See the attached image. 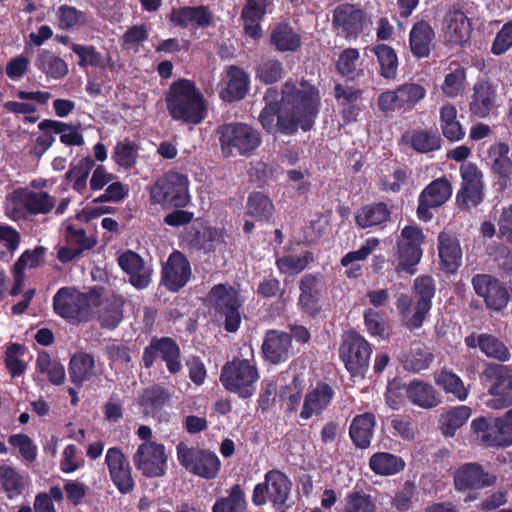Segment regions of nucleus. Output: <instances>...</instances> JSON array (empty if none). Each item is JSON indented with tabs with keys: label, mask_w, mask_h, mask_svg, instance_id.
I'll return each instance as SVG.
<instances>
[{
	"label": "nucleus",
	"mask_w": 512,
	"mask_h": 512,
	"mask_svg": "<svg viewBox=\"0 0 512 512\" xmlns=\"http://www.w3.org/2000/svg\"><path fill=\"white\" fill-rule=\"evenodd\" d=\"M332 24L338 35L355 39L370 26L371 21L361 9L351 4H342L333 11Z\"/></svg>",
	"instance_id": "16"
},
{
	"label": "nucleus",
	"mask_w": 512,
	"mask_h": 512,
	"mask_svg": "<svg viewBox=\"0 0 512 512\" xmlns=\"http://www.w3.org/2000/svg\"><path fill=\"white\" fill-rule=\"evenodd\" d=\"M422 230L417 226H406L402 229L401 239L398 241V257L395 270L397 273H415V266L422 257L421 245L424 243Z\"/></svg>",
	"instance_id": "12"
},
{
	"label": "nucleus",
	"mask_w": 512,
	"mask_h": 512,
	"mask_svg": "<svg viewBox=\"0 0 512 512\" xmlns=\"http://www.w3.org/2000/svg\"><path fill=\"white\" fill-rule=\"evenodd\" d=\"M94 166L95 161L90 156L83 157L77 163L70 165L66 173V179L71 183L75 191L81 194L85 192L88 176Z\"/></svg>",
	"instance_id": "43"
},
{
	"label": "nucleus",
	"mask_w": 512,
	"mask_h": 512,
	"mask_svg": "<svg viewBox=\"0 0 512 512\" xmlns=\"http://www.w3.org/2000/svg\"><path fill=\"white\" fill-rule=\"evenodd\" d=\"M83 465L84 459L77 447L73 444L67 445L62 452L60 470L63 473L71 474L82 468Z\"/></svg>",
	"instance_id": "64"
},
{
	"label": "nucleus",
	"mask_w": 512,
	"mask_h": 512,
	"mask_svg": "<svg viewBox=\"0 0 512 512\" xmlns=\"http://www.w3.org/2000/svg\"><path fill=\"white\" fill-rule=\"evenodd\" d=\"M28 485V477L16 468L3 464L0 466V490L13 500L20 496Z\"/></svg>",
	"instance_id": "35"
},
{
	"label": "nucleus",
	"mask_w": 512,
	"mask_h": 512,
	"mask_svg": "<svg viewBox=\"0 0 512 512\" xmlns=\"http://www.w3.org/2000/svg\"><path fill=\"white\" fill-rule=\"evenodd\" d=\"M178 462L190 473L204 479H213L220 470V460L216 454L181 442L176 447Z\"/></svg>",
	"instance_id": "11"
},
{
	"label": "nucleus",
	"mask_w": 512,
	"mask_h": 512,
	"mask_svg": "<svg viewBox=\"0 0 512 512\" xmlns=\"http://www.w3.org/2000/svg\"><path fill=\"white\" fill-rule=\"evenodd\" d=\"M246 507L244 493L239 485H234L227 497L217 500L212 508L213 512H243Z\"/></svg>",
	"instance_id": "54"
},
{
	"label": "nucleus",
	"mask_w": 512,
	"mask_h": 512,
	"mask_svg": "<svg viewBox=\"0 0 512 512\" xmlns=\"http://www.w3.org/2000/svg\"><path fill=\"white\" fill-rule=\"evenodd\" d=\"M38 127L40 130L60 135V141L67 146L84 145L83 135L73 125L55 120H44L39 123Z\"/></svg>",
	"instance_id": "41"
},
{
	"label": "nucleus",
	"mask_w": 512,
	"mask_h": 512,
	"mask_svg": "<svg viewBox=\"0 0 512 512\" xmlns=\"http://www.w3.org/2000/svg\"><path fill=\"white\" fill-rule=\"evenodd\" d=\"M440 127L443 135L450 141H458L464 137L462 125L457 119V109L451 103L443 104L439 109Z\"/></svg>",
	"instance_id": "42"
},
{
	"label": "nucleus",
	"mask_w": 512,
	"mask_h": 512,
	"mask_svg": "<svg viewBox=\"0 0 512 512\" xmlns=\"http://www.w3.org/2000/svg\"><path fill=\"white\" fill-rule=\"evenodd\" d=\"M480 349L488 357H493L501 361L509 359V351L506 346L493 336L486 334L480 335Z\"/></svg>",
	"instance_id": "62"
},
{
	"label": "nucleus",
	"mask_w": 512,
	"mask_h": 512,
	"mask_svg": "<svg viewBox=\"0 0 512 512\" xmlns=\"http://www.w3.org/2000/svg\"><path fill=\"white\" fill-rule=\"evenodd\" d=\"M509 148L504 143H497L490 147L488 159L493 170L501 176H506L511 168V161L508 158Z\"/></svg>",
	"instance_id": "57"
},
{
	"label": "nucleus",
	"mask_w": 512,
	"mask_h": 512,
	"mask_svg": "<svg viewBox=\"0 0 512 512\" xmlns=\"http://www.w3.org/2000/svg\"><path fill=\"white\" fill-rule=\"evenodd\" d=\"M471 416V409L467 406H458L448 410L443 416V433L446 436H453Z\"/></svg>",
	"instance_id": "56"
},
{
	"label": "nucleus",
	"mask_w": 512,
	"mask_h": 512,
	"mask_svg": "<svg viewBox=\"0 0 512 512\" xmlns=\"http://www.w3.org/2000/svg\"><path fill=\"white\" fill-rule=\"evenodd\" d=\"M484 375L489 381V398L485 405L491 409H504L512 404V376L506 366L489 365Z\"/></svg>",
	"instance_id": "13"
},
{
	"label": "nucleus",
	"mask_w": 512,
	"mask_h": 512,
	"mask_svg": "<svg viewBox=\"0 0 512 512\" xmlns=\"http://www.w3.org/2000/svg\"><path fill=\"white\" fill-rule=\"evenodd\" d=\"M342 512H375V503L364 492H352L347 496Z\"/></svg>",
	"instance_id": "61"
},
{
	"label": "nucleus",
	"mask_w": 512,
	"mask_h": 512,
	"mask_svg": "<svg viewBox=\"0 0 512 512\" xmlns=\"http://www.w3.org/2000/svg\"><path fill=\"white\" fill-rule=\"evenodd\" d=\"M389 215V210L385 204H370L358 211L356 222L361 228H368L385 222Z\"/></svg>",
	"instance_id": "44"
},
{
	"label": "nucleus",
	"mask_w": 512,
	"mask_h": 512,
	"mask_svg": "<svg viewBox=\"0 0 512 512\" xmlns=\"http://www.w3.org/2000/svg\"><path fill=\"white\" fill-rule=\"evenodd\" d=\"M68 370L71 381L76 385L92 381L100 373L94 357L85 352H79L72 356Z\"/></svg>",
	"instance_id": "30"
},
{
	"label": "nucleus",
	"mask_w": 512,
	"mask_h": 512,
	"mask_svg": "<svg viewBox=\"0 0 512 512\" xmlns=\"http://www.w3.org/2000/svg\"><path fill=\"white\" fill-rule=\"evenodd\" d=\"M191 276L187 258L179 251H174L167 259L162 270V281L171 291H178L185 286Z\"/></svg>",
	"instance_id": "22"
},
{
	"label": "nucleus",
	"mask_w": 512,
	"mask_h": 512,
	"mask_svg": "<svg viewBox=\"0 0 512 512\" xmlns=\"http://www.w3.org/2000/svg\"><path fill=\"white\" fill-rule=\"evenodd\" d=\"M371 353V345L356 331H347L342 335L340 358L353 377H364L369 367Z\"/></svg>",
	"instance_id": "8"
},
{
	"label": "nucleus",
	"mask_w": 512,
	"mask_h": 512,
	"mask_svg": "<svg viewBox=\"0 0 512 512\" xmlns=\"http://www.w3.org/2000/svg\"><path fill=\"white\" fill-rule=\"evenodd\" d=\"M407 398L416 406L424 409L436 407L440 403L439 396L432 385L414 380L406 387Z\"/></svg>",
	"instance_id": "37"
},
{
	"label": "nucleus",
	"mask_w": 512,
	"mask_h": 512,
	"mask_svg": "<svg viewBox=\"0 0 512 512\" xmlns=\"http://www.w3.org/2000/svg\"><path fill=\"white\" fill-rule=\"evenodd\" d=\"M105 464L117 489L122 494L131 492L134 488V480L129 461L124 453L118 447L109 448L105 455Z\"/></svg>",
	"instance_id": "20"
},
{
	"label": "nucleus",
	"mask_w": 512,
	"mask_h": 512,
	"mask_svg": "<svg viewBox=\"0 0 512 512\" xmlns=\"http://www.w3.org/2000/svg\"><path fill=\"white\" fill-rule=\"evenodd\" d=\"M96 300L95 294H86L70 286L62 287L53 297V309L63 319L82 322L88 319Z\"/></svg>",
	"instance_id": "6"
},
{
	"label": "nucleus",
	"mask_w": 512,
	"mask_h": 512,
	"mask_svg": "<svg viewBox=\"0 0 512 512\" xmlns=\"http://www.w3.org/2000/svg\"><path fill=\"white\" fill-rule=\"evenodd\" d=\"M466 89V72L462 67H457L455 70L450 71L445 75L444 81L441 85L442 93L454 99L464 93Z\"/></svg>",
	"instance_id": "51"
},
{
	"label": "nucleus",
	"mask_w": 512,
	"mask_h": 512,
	"mask_svg": "<svg viewBox=\"0 0 512 512\" xmlns=\"http://www.w3.org/2000/svg\"><path fill=\"white\" fill-rule=\"evenodd\" d=\"M120 267L129 275L130 283L137 289L146 288L151 282L152 268L135 252L128 250L118 258Z\"/></svg>",
	"instance_id": "25"
},
{
	"label": "nucleus",
	"mask_w": 512,
	"mask_h": 512,
	"mask_svg": "<svg viewBox=\"0 0 512 512\" xmlns=\"http://www.w3.org/2000/svg\"><path fill=\"white\" fill-rule=\"evenodd\" d=\"M56 15L61 29H77L85 23V14L73 6H60Z\"/></svg>",
	"instance_id": "60"
},
{
	"label": "nucleus",
	"mask_w": 512,
	"mask_h": 512,
	"mask_svg": "<svg viewBox=\"0 0 512 512\" xmlns=\"http://www.w3.org/2000/svg\"><path fill=\"white\" fill-rule=\"evenodd\" d=\"M375 423V416L372 413H364L354 417L349 434L357 447L363 449L370 445Z\"/></svg>",
	"instance_id": "38"
},
{
	"label": "nucleus",
	"mask_w": 512,
	"mask_h": 512,
	"mask_svg": "<svg viewBox=\"0 0 512 512\" xmlns=\"http://www.w3.org/2000/svg\"><path fill=\"white\" fill-rule=\"evenodd\" d=\"M462 188L457 199L466 209L477 206L483 198L482 173L473 163L461 165Z\"/></svg>",
	"instance_id": "19"
},
{
	"label": "nucleus",
	"mask_w": 512,
	"mask_h": 512,
	"mask_svg": "<svg viewBox=\"0 0 512 512\" xmlns=\"http://www.w3.org/2000/svg\"><path fill=\"white\" fill-rule=\"evenodd\" d=\"M318 279L316 276L307 274L300 281L299 304L309 312L316 309L318 298Z\"/></svg>",
	"instance_id": "53"
},
{
	"label": "nucleus",
	"mask_w": 512,
	"mask_h": 512,
	"mask_svg": "<svg viewBox=\"0 0 512 512\" xmlns=\"http://www.w3.org/2000/svg\"><path fill=\"white\" fill-rule=\"evenodd\" d=\"M433 38L434 31L427 22L419 21L415 23L409 39L412 53L419 58L427 56Z\"/></svg>",
	"instance_id": "40"
},
{
	"label": "nucleus",
	"mask_w": 512,
	"mask_h": 512,
	"mask_svg": "<svg viewBox=\"0 0 512 512\" xmlns=\"http://www.w3.org/2000/svg\"><path fill=\"white\" fill-rule=\"evenodd\" d=\"M220 97L224 101H235L244 98L248 91V75L237 66H229L226 75L222 79Z\"/></svg>",
	"instance_id": "28"
},
{
	"label": "nucleus",
	"mask_w": 512,
	"mask_h": 512,
	"mask_svg": "<svg viewBox=\"0 0 512 512\" xmlns=\"http://www.w3.org/2000/svg\"><path fill=\"white\" fill-rule=\"evenodd\" d=\"M72 51L79 57V66L104 67L105 60L93 46H84L79 44L72 45Z\"/></svg>",
	"instance_id": "63"
},
{
	"label": "nucleus",
	"mask_w": 512,
	"mask_h": 512,
	"mask_svg": "<svg viewBox=\"0 0 512 512\" xmlns=\"http://www.w3.org/2000/svg\"><path fill=\"white\" fill-rule=\"evenodd\" d=\"M291 337L285 332L268 331L262 345L264 357L273 364L286 361L291 354Z\"/></svg>",
	"instance_id": "27"
},
{
	"label": "nucleus",
	"mask_w": 512,
	"mask_h": 512,
	"mask_svg": "<svg viewBox=\"0 0 512 512\" xmlns=\"http://www.w3.org/2000/svg\"><path fill=\"white\" fill-rule=\"evenodd\" d=\"M469 107L473 115L480 118L487 117L497 107L496 88L485 81L476 83Z\"/></svg>",
	"instance_id": "29"
},
{
	"label": "nucleus",
	"mask_w": 512,
	"mask_h": 512,
	"mask_svg": "<svg viewBox=\"0 0 512 512\" xmlns=\"http://www.w3.org/2000/svg\"><path fill=\"white\" fill-rule=\"evenodd\" d=\"M208 300L215 316L219 320H224L225 329L229 332L237 331L241 323L242 305L237 291L230 286L219 284L211 289Z\"/></svg>",
	"instance_id": "10"
},
{
	"label": "nucleus",
	"mask_w": 512,
	"mask_h": 512,
	"mask_svg": "<svg viewBox=\"0 0 512 512\" xmlns=\"http://www.w3.org/2000/svg\"><path fill=\"white\" fill-rule=\"evenodd\" d=\"M139 146L128 139L119 141L112 152L113 161L124 169H131L135 166L138 158Z\"/></svg>",
	"instance_id": "46"
},
{
	"label": "nucleus",
	"mask_w": 512,
	"mask_h": 512,
	"mask_svg": "<svg viewBox=\"0 0 512 512\" xmlns=\"http://www.w3.org/2000/svg\"><path fill=\"white\" fill-rule=\"evenodd\" d=\"M373 52L377 56L381 75L386 79H394L398 68V59L394 50L385 44H380L374 47Z\"/></svg>",
	"instance_id": "49"
},
{
	"label": "nucleus",
	"mask_w": 512,
	"mask_h": 512,
	"mask_svg": "<svg viewBox=\"0 0 512 512\" xmlns=\"http://www.w3.org/2000/svg\"><path fill=\"white\" fill-rule=\"evenodd\" d=\"M55 206L56 197L49 193L21 187L6 196L5 215L12 221L25 220L32 215H47Z\"/></svg>",
	"instance_id": "4"
},
{
	"label": "nucleus",
	"mask_w": 512,
	"mask_h": 512,
	"mask_svg": "<svg viewBox=\"0 0 512 512\" xmlns=\"http://www.w3.org/2000/svg\"><path fill=\"white\" fill-rule=\"evenodd\" d=\"M170 20L181 27H205L211 23L212 13L204 6L182 7L172 10Z\"/></svg>",
	"instance_id": "33"
},
{
	"label": "nucleus",
	"mask_w": 512,
	"mask_h": 512,
	"mask_svg": "<svg viewBox=\"0 0 512 512\" xmlns=\"http://www.w3.org/2000/svg\"><path fill=\"white\" fill-rule=\"evenodd\" d=\"M495 481V475L484 472L482 467L475 463L462 465L454 474V484L458 491L489 487L493 485Z\"/></svg>",
	"instance_id": "23"
},
{
	"label": "nucleus",
	"mask_w": 512,
	"mask_h": 512,
	"mask_svg": "<svg viewBox=\"0 0 512 512\" xmlns=\"http://www.w3.org/2000/svg\"><path fill=\"white\" fill-rule=\"evenodd\" d=\"M37 370L45 373L49 381L55 385H60L65 380V368L55 359H51L47 353H40L36 361Z\"/></svg>",
	"instance_id": "52"
},
{
	"label": "nucleus",
	"mask_w": 512,
	"mask_h": 512,
	"mask_svg": "<svg viewBox=\"0 0 512 512\" xmlns=\"http://www.w3.org/2000/svg\"><path fill=\"white\" fill-rule=\"evenodd\" d=\"M438 251L443 268L449 273L455 272L462 262V250L458 239L449 233H440Z\"/></svg>",
	"instance_id": "31"
},
{
	"label": "nucleus",
	"mask_w": 512,
	"mask_h": 512,
	"mask_svg": "<svg viewBox=\"0 0 512 512\" xmlns=\"http://www.w3.org/2000/svg\"><path fill=\"white\" fill-rule=\"evenodd\" d=\"M476 440L490 447H504L497 419L479 417L471 422Z\"/></svg>",
	"instance_id": "36"
},
{
	"label": "nucleus",
	"mask_w": 512,
	"mask_h": 512,
	"mask_svg": "<svg viewBox=\"0 0 512 512\" xmlns=\"http://www.w3.org/2000/svg\"><path fill=\"white\" fill-rule=\"evenodd\" d=\"M435 383L442 387L446 393L453 394L458 400L464 401L468 396V389L458 375L449 371L441 370L435 373Z\"/></svg>",
	"instance_id": "45"
},
{
	"label": "nucleus",
	"mask_w": 512,
	"mask_h": 512,
	"mask_svg": "<svg viewBox=\"0 0 512 512\" xmlns=\"http://www.w3.org/2000/svg\"><path fill=\"white\" fill-rule=\"evenodd\" d=\"M452 195V186L446 178L432 181L419 195L417 217L424 222L433 217L432 210L443 205Z\"/></svg>",
	"instance_id": "18"
},
{
	"label": "nucleus",
	"mask_w": 512,
	"mask_h": 512,
	"mask_svg": "<svg viewBox=\"0 0 512 512\" xmlns=\"http://www.w3.org/2000/svg\"><path fill=\"white\" fill-rule=\"evenodd\" d=\"M271 42L280 51H294L300 45V37L288 25L280 24L273 30Z\"/></svg>",
	"instance_id": "50"
},
{
	"label": "nucleus",
	"mask_w": 512,
	"mask_h": 512,
	"mask_svg": "<svg viewBox=\"0 0 512 512\" xmlns=\"http://www.w3.org/2000/svg\"><path fill=\"white\" fill-rule=\"evenodd\" d=\"M333 396L334 391L329 385L317 384L305 394L300 418L308 420L313 416H319L330 405Z\"/></svg>",
	"instance_id": "26"
},
{
	"label": "nucleus",
	"mask_w": 512,
	"mask_h": 512,
	"mask_svg": "<svg viewBox=\"0 0 512 512\" xmlns=\"http://www.w3.org/2000/svg\"><path fill=\"white\" fill-rule=\"evenodd\" d=\"M168 456L165 446L156 441L143 442L137 448L133 461L146 477H161L166 473Z\"/></svg>",
	"instance_id": "15"
},
{
	"label": "nucleus",
	"mask_w": 512,
	"mask_h": 512,
	"mask_svg": "<svg viewBox=\"0 0 512 512\" xmlns=\"http://www.w3.org/2000/svg\"><path fill=\"white\" fill-rule=\"evenodd\" d=\"M475 292L484 298L487 306L494 310L502 309L508 302L506 289L490 275H476L472 279Z\"/></svg>",
	"instance_id": "24"
},
{
	"label": "nucleus",
	"mask_w": 512,
	"mask_h": 512,
	"mask_svg": "<svg viewBox=\"0 0 512 512\" xmlns=\"http://www.w3.org/2000/svg\"><path fill=\"white\" fill-rule=\"evenodd\" d=\"M222 152L230 157L236 154L248 155L261 143L258 131L243 123H230L219 130Z\"/></svg>",
	"instance_id": "9"
},
{
	"label": "nucleus",
	"mask_w": 512,
	"mask_h": 512,
	"mask_svg": "<svg viewBox=\"0 0 512 512\" xmlns=\"http://www.w3.org/2000/svg\"><path fill=\"white\" fill-rule=\"evenodd\" d=\"M179 347L170 338H162L152 341L145 349L143 361L145 367L149 368L153 365L156 358H160L166 362L167 369L170 373H177L181 370L179 361Z\"/></svg>",
	"instance_id": "21"
},
{
	"label": "nucleus",
	"mask_w": 512,
	"mask_h": 512,
	"mask_svg": "<svg viewBox=\"0 0 512 512\" xmlns=\"http://www.w3.org/2000/svg\"><path fill=\"white\" fill-rule=\"evenodd\" d=\"M258 379L253 348L249 344L240 348V357L225 364L220 376L223 386L242 398H249L255 393Z\"/></svg>",
	"instance_id": "3"
},
{
	"label": "nucleus",
	"mask_w": 512,
	"mask_h": 512,
	"mask_svg": "<svg viewBox=\"0 0 512 512\" xmlns=\"http://www.w3.org/2000/svg\"><path fill=\"white\" fill-rule=\"evenodd\" d=\"M91 171L92 174L89 180V186L91 190L99 191L102 190L105 186H107L105 191L94 199V202L117 203L124 200L128 196V186L122 184L120 181H117V176L109 172L104 165L95 164L94 168Z\"/></svg>",
	"instance_id": "17"
},
{
	"label": "nucleus",
	"mask_w": 512,
	"mask_h": 512,
	"mask_svg": "<svg viewBox=\"0 0 512 512\" xmlns=\"http://www.w3.org/2000/svg\"><path fill=\"white\" fill-rule=\"evenodd\" d=\"M35 66L48 78L61 79L68 74L67 63L48 50H40L35 60Z\"/></svg>",
	"instance_id": "39"
},
{
	"label": "nucleus",
	"mask_w": 512,
	"mask_h": 512,
	"mask_svg": "<svg viewBox=\"0 0 512 512\" xmlns=\"http://www.w3.org/2000/svg\"><path fill=\"white\" fill-rule=\"evenodd\" d=\"M311 261H313L312 254L305 252L302 255H285L278 258L276 264L282 273L297 274L304 270Z\"/></svg>",
	"instance_id": "58"
},
{
	"label": "nucleus",
	"mask_w": 512,
	"mask_h": 512,
	"mask_svg": "<svg viewBox=\"0 0 512 512\" xmlns=\"http://www.w3.org/2000/svg\"><path fill=\"white\" fill-rule=\"evenodd\" d=\"M167 109L175 120L199 124L206 116V101L194 82L180 79L174 82L166 95Z\"/></svg>",
	"instance_id": "2"
},
{
	"label": "nucleus",
	"mask_w": 512,
	"mask_h": 512,
	"mask_svg": "<svg viewBox=\"0 0 512 512\" xmlns=\"http://www.w3.org/2000/svg\"><path fill=\"white\" fill-rule=\"evenodd\" d=\"M274 212V205L268 196L256 192L249 196L247 214L257 220H268Z\"/></svg>",
	"instance_id": "48"
},
{
	"label": "nucleus",
	"mask_w": 512,
	"mask_h": 512,
	"mask_svg": "<svg viewBox=\"0 0 512 512\" xmlns=\"http://www.w3.org/2000/svg\"><path fill=\"white\" fill-rule=\"evenodd\" d=\"M471 26L460 10L450 11L445 17V37L450 43L462 45L470 37Z\"/></svg>",
	"instance_id": "32"
},
{
	"label": "nucleus",
	"mask_w": 512,
	"mask_h": 512,
	"mask_svg": "<svg viewBox=\"0 0 512 512\" xmlns=\"http://www.w3.org/2000/svg\"><path fill=\"white\" fill-rule=\"evenodd\" d=\"M124 299L120 295L111 294L99 302L98 319L105 328L113 329L123 318Z\"/></svg>",
	"instance_id": "34"
},
{
	"label": "nucleus",
	"mask_w": 512,
	"mask_h": 512,
	"mask_svg": "<svg viewBox=\"0 0 512 512\" xmlns=\"http://www.w3.org/2000/svg\"><path fill=\"white\" fill-rule=\"evenodd\" d=\"M403 111H411L426 96V89L418 83L409 82L397 87Z\"/></svg>",
	"instance_id": "55"
},
{
	"label": "nucleus",
	"mask_w": 512,
	"mask_h": 512,
	"mask_svg": "<svg viewBox=\"0 0 512 512\" xmlns=\"http://www.w3.org/2000/svg\"><path fill=\"white\" fill-rule=\"evenodd\" d=\"M150 199L162 207H184L190 200L186 176L169 172L150 187Z\"/></svg>",
	"instance_id": "7"
},
{
	"label": "nucleus",
	"mask_w": 512,
	"mask_h": 512,
	"mask_svg": "<svg viewBox=\"0 0 512 512\" xmlns=\"http://www.w3.org/2000/svg\"><path fill=\"white\" fill-rule=\"evenodd\" d=\"M278 91L269 88L265 95L266 103L259 115V121L269 132L292 135L298 128L308 131L314 125L321 106L318 89L307 81H286L283 85L280 103Z\"/></svg>",
	"instance_id": "1"
},
{
	"label": "nucleus",
	"mask_w": 512,
	"mask_h": 512,
	"mask_svg": "<svg viewBox=\"0 0 512 512\" xmlns=\"http://www.w3.org/2000/svg\"><path fill=\"white\" fill-rule=\"evenodd\" d=\"M370 468L379 475H392L404 467L401 458L390 453H376L370 458Z\"/></svg>",
	"instance_id": "47"
},
{
	"label": "nucleus",
	"mask_w": 512,
	"mask_h": 512,
	"mask_svg": "<svg viewBox=\"0 0 512 512\" xmlns=\"http://www.w3.org/2000/svg\"><path fill=\"white\" fill-rule=\"evenodd\" d=\"M291 483L287 476L278 470L266 473L264 483L257 484L252 495V502L262 506L271 502L274 507H282L290 493Z\"/></svg>",
	"instance_id": "14"
},
{
	"label": "nucleus",
	"mask_w": 512,
	"mask_h": 512,
	"mask_svg": "<svg viewBox=\"0 0 512 512\" xmlns=\"http://www.w3.org/2000/svg\"><path fill=\"white\" fill-rule=\"evenodd\" d=\"M414 291L415 303L405 294H401L396 303L404 324L410 329L419 328L431 309V300L435 294L433 279L430 276L416 278Z\"/></svg>",
	"instance_id": "5"
},
{
	"label": "nucleus",
	"mask_w": 512,
	"mask_h": 512,
	"mask_svg": "<svg viewBox=\"0 0 512 512\" xmlns=\"http://www.w3.org/2000/svg\"><path fill=\"white\" fill-rule=\"evenodd\" d=\"M24 354L25 348L20 344L13 343L7 347L5 364L13 377L22 375L26 370Z\"/></svg>",
	"instance_id": "59"
}]
</instances>
